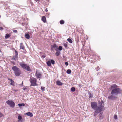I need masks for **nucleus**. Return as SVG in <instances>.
<instances>
[{"mask_svg": "<svg viewBox=\"0 0 122 122\" xmlns=\"http://www.w3.org/2000/svg\"><path fill=\"white\" fill-rule=\"evenodd\" d=\"M71 90L72 92H74L75 91V88L74 87H72L71 89Z\"/></svg>", "mask_w": 122, "mask_h": 122, "instance_id": "nucleus-29", "label": "nucleus"}, {"mask_svg": "<svg viewBox=\"0 0 122 122\" xmlns=\"http://www.w3.org/2000/svg\"><path fill=\"white\" fill-rule=\"evenodd\" d=\"M12 90L14 92H16L18 91V90L17 89L15 90L14 89H12Z\"/></svg>", "mask_w": 122, "mask_h": 122, "instance_id": "nucleus-35", "label": "nucleus"}, {"mask_svg": "<svg viewBox=\"0 0 122 122\" xmlns=\"http://www.w3.org/2000/svg\"><path fill=\"white\" fill-rule=\"evenodd\" d=\"M47 65L48 66H51V61H48L47 62Z\"/></svg>", "mask_w": 122, "mask_h": 122, "instance_id": "nucleus-21", "label": "nucleus"}, {"mask_svg": "<svg viewBox=\"0 0 122 122\" xmlns=\"http://www.w3.org/2000/svg\"><path fill=\"white\" fill-rule=\"evenodd\" d=\"M64 46L66 48L67 47V45L66 43L64 44Z\"/></svg>", "mask_w": 122, "mask_h": 122, "instance_id": "nucleus-32", "label": "nucleus"}, {"mask_svg": "<svg viewBox=\"0 0 122 122\" xmlns=\"http://www.w3.org/2000/svg\"><path fill=\"white\" fill-rule=\"evenodd\" d=\"M41 89L43 91H44L45 90V88L44 87H41Z\"/></svg>", "mask_w": 122, "mask_h": 122, "instance_id": "nucleus-33", "label": "nucleus"}, {"mask_svg": "<svg viewBox=\"0 0 122 122\" xmlns=\"http://www.w3.org/2000/svg\"><path fill=\"white\" fill-rule=\"evenodd\" d=\"M65 64L66 66H68V63L67 62H66L65 63Z\"/></svg>", "mask_w": 122, "mask_h": 122, "instance_id": "nucleus-37", "label": "nucleus"}, {"mask_svg": "<svg viewBox=\"0 0 122 122\" xmlns=\"http://www.w3.org/2000/svg\"><path fill=\"white\" fill-rule=\"evenodd\" d=\"M12 69L14 71V73L16 76H18L21 74V70L16 66H14Z\"/></svg>", "mask_w": 122, "mask_h": 122, "instance_id": "nucleus-3", "label": "nucleus"}, {"mask_svg": "<svg viewBox=\"0 0 122 122\" xmlns=\"http://www.w3.org/2000/svg\"><path fill=\"white\" fill-rule=\"evenodd\" d=\"M64 23V21L63 20H61L60 21V23L61 24H62Z\"/></svg>", "mask_w": 122, "mask_h": 122, "instance_id": "nucleus-28", "label": "nucleus"}, {"mask_svg": "<svg viewBox=\"0 0 122 122\" xmlns=\"http://www.w3.org/2000/svg\"><path fill=\"white\" fill-rule=\"evenodd\" d=\"M62 46H60L58 48V50H59L60 51H61L62 50Z\"/></svg>", "mask_w": 122, "mask_h": 122, "instance_id": "nucleus-25", "label": "nucleus"}, {"mask_svg": "<svg viewBox=\"0 0 122 122\" xmlns=\"http://www.w3.org/2000/svg\"><path fill=\"white\" fill-rule=\"evenodd\" d=\"M91 105L92 108L95 111L93 113L94 116L96 117V116L99 113L97 104L96 102H93L91 103Z\"/></svg>", "mask_w": 122, "mask_h": 122, "instance_id": "nucleus-2", "label": "nucleus"}, {"mask_svg": "<svg viewBox=\"0 0 122 122\" xmlns=\"http://www.w3.org/2000/svg\"><path fill=\"white\" fill-rule=\"evenodd\" d=\"M104 103L103 101L102 100L99 103V105L98 106L99 113L101 112V111L103 110Z\"/></svg>", "mask_w": 122, "mask_h": 122, "instance_id": "nucleus-5", "label": "nucleus"}, {"mask_svg": "<svg viewBox=\"0 0 122 122\" xmlns=\"http://www.w3.org/2000/svg\"><path fill=\"white\" fill-rule=\"evenodd\" d=\"M22 117L20 115H19L18 117V119H19L18 122H20V120L22 119Z\"/></svg>", "mask_w": 122, "mask_h": 122, "instance_id": "nucleus-20", "label": "nucleus"}, {"mask_svg": "<svg viewBox=\"0 0 122 122\" xmlns=\"http://www.w3.org/2000/svg\"><path fill=\"white\" fill-rule=\"evenodd\" d=\"M121 92V89L119 88H113L111 92L110 95L108 96V98L112 100L117 99V95L118 94H120Z\"/></svg>", "mask_w": 122, "mask_h": 122, "instance_id": "nucleus-1", "label": "nucleus"}, {"mask_svg": "<svg viewBox=\"0 0 122 122\" xmlns=\"http://www.w3.org/2000/svg\"><path fill=\"white\" fill-rule=\"evenodd\" d=\"M13 31L14 33H17V31L16 30H13Z\"/></svg>", "mask_w": 122, "mask_h": 122, "instance_id": "nucleus-34", "label": "nucleus"}, {"mask_svg": "<svg viewBox=\"0 0 122 122\" xmlns=\"http://www.w3.org/2000/svg\"><path fill=\"white\" fill-rule=\"evenodd\" d=\"M71 71L69 69H68L66 71V73L68 74H70L71 73Z\"/></svg>", "mask_w": 122, "mask_h": 122, "instance_id": "nucleus-26", "label": "nucleus"}, {"mask_svg": "<svg viewBox=\"0 0 122 122\" xmlns=\"http://www.w3.org/2000/svg\"><path fill=\"white\" fill-rule=\"evenodd\" d=\"M10 35L9 34L7 33L6 34L5 36V38L6 39H7L10 36Z\"/></svg>", "mask_w": 122, "mask_h": 122, "instance_id": "nucleus-18", "label": "nucleus"}, {"mask_svg": "<svg viewBox=\"0 0 122 122\" xmlns=\"http://www.w3.org/2000/svg\"><path fill=\"white\" fill-rule=\"evenodd\" d=\"M99 118L100 119H102L103 118L102 113H99Z\"/></svg>", "mask_w": 122, "mask_h": 122, "instance_id": "nucleus-15", "label": "nucleus"}, {"mask_svg": "<svg viewBox=\"0 0 122 122\" xmlns=\"http://www.w3.org/2000/svg\"><path fill=\"white\" fill-rule=\"evenodd\" d=\"M23 81L22 82V84L20 85H21L22 86H24L23 85Z\"/></svg>", "mask_w": 122, "mask_h": 122, "instance_id": "nucleus-39", "label": "nucleus"}, {"mask_svg": "<svg viewBox=\"0 0 122 122\" xmlns=\"http://www.w3.org/2000/svg\"><path fill=\"white\" fill-rule=\"evenodd\" d=\"M27 89V88L26 87L23 88V89L24 90H25Z\"/></svg>", "mask_w": 122, "mask_h": 122, "instance_id": "nucleus-40", "label": "nucleus"}, {"mask_svg": "<svg viewBox=\"0 0 122 122\" xmlns=\"http://www.w3.org/2000/svg\"><path fill=\"white\" fill-rule=\"evenodd\" d=\"M35 75L36 77L39 78H41L42 76L41 75V73L39 72H37V71L36 72Z\"/></svg>", "mask_w": 122, "mask_h": 122, "instance_id": "nucleus-9", "label": "nucleus"}, {"mask_svg": "<svg viewBox=\"0 0 122 122\" xmlns=\"http://www.w3.org/2000/svg\"><path fill=\"white\" fill-rule=\"evenodd\" d=\"M23 43H20V49H22L23 50H24V47L23 45Z\"/></svg>", "mask_w": 122, "mask_h": 122, "instance_id": "nucleus-16", "label": "nucleus"}, {"mask_svg": "<svg viewBox=\"0 0 122 122\" xmlns=\"http://www.w3.org/2000/svg\"><path fill=\"white\" fill-rule=\"evenodd\" d=\"M15 55L16 56V57H17V56H18V53L17 51L15 50Z\"/></svg>", "mask_w": 122, "mask_h": 122, "instance_id": "nucleus-31", "label": "nucleus"}, {"mask_svg": "<svg viewBox=\"0 0 122 122\" xmlns=\"http://www.w3.org/2000/svg\"><path fill=\"white\" fill-rule=\"evenodd\" d=\"M58 46L56 44H54L53 45H51V50L52 51H54V49H55L56 51L58 50Z\"/></svg>", "mask_w": 122, "mask_h": 122, "instance_id": "nucleus-8", "label": "nucleus"}, {"mask_svg": "<svg viewBox=\"0 0 122 122\" xmlns=\"http://www.w3.org/2000/svg\"><path fill=\"white\" fill-rule=\"evenodd\" d=\"M3 29V28L2 27H0V30L1 31H2Z\"/></svg>", "mask_w": 122, "mask_h": 122, "instance_id": "nucleus-38", "label": "nucleus"}, {"mask_svg": "<svg viewBox=\"0 0 122 122\" xmlns=\"http://www.w3.org/2000/svg\"><path fill=\"white\" fill-rule=\"evenodd\" d=\"M79 86H80V85H79Z\"/></svg>", "mask_w": 122, "mask_h": 122, "instance_id": "nucleus-47", "label": "nucleus"}, {"mask_svg": "<svg viewBox=\"0 0 122 122\" xmlns=\"http://www.w3.org/2000/svg\"><path fill=\"white\" fill-rule=\"evenodd\" d=\"M51 63L52 64H54L55 63V61L54 60H51Z\"/></svg>", "mask_w": 122, "mask_h": 122, "instance_id": "nucleus-30", "label": "nucleus"}, {"mask_svg": "<svg viewBox=\"0 0 122 122\" xmlns=\"http://www.w3.org/2000/svg\"><path fill=\"white\" fill-rule=\"evenodd\" d=\"M114 118L116 119H117V116L116 115H114Z\"/></svg>", "mask_w": 122, "mask_h": 122, "instance_id": "nucleus-36", "label": "nucleus"}, {"mask_svg": "<svg viewBox=\"0 0 122 122\" xmlns=\"http://www.w3.org/2000/svg\"><path fill=\"white\" fill-rule=\"evenodd\" d=\"M111 89L112 90L113 88H117L118 87L117 85H116L115 84H114L111 86Z\"/></svg>", "mask_w": 122, "mask_h": 122, "instance_id": "nucleus-10", "label": "nucleus"}, {"mask_svg": "<svg viewBox=\"0 0 122 122\" xmlns=\"http://www.w3.org/2000/svg\"><path fill=\"white\" fill-rule=\"evenodd\" d=\"M89 98H92L93 97V95L92 94H91L90 93H89Z\"/></svg>", "mask_w": 122, "mask_h": 122, "instance_id": "nucleus-27", "label": "nucleus"}, {"mask_svg": "<svg viewBox=\"0 0 122 122\" xmlns=\"http://www.w3.org/2000/svg\"><path fill=\"white\" fill-rule=\"evenodd\" d=\"M56 83L59 86H61L62 85L63 83L57 80L56 81Z\"/></svg>", "mask_w": 122, "mask_h": 122, "instance_id": "nucleus-12", "label": "nucleus"}, {"mask_svg": "<svg viewBox=\"0 0 122 122\" xmlns=\"http://www.w3.org/2000/svg\"><path fill=\"white\" fill-rule=\"evenodd\" d=\"M26 114L28 116H30V117H32L33 116V114L30 112H28L26 113Z\"/></svg>", "mask_w": 122, "mask_h": 122, "instance_id": "nucleus-14", "label": "nucleus"}, {"mask_svg": "<svg viewBox=\"0 0 122 122\" xmlns=\"http://www.w3.org/2000/svg\"><path fill=\"white\" fill-rule=\"evenodd\" d=\"M67 40L69 43H72V40H71L70 39L68 38L67 39Z\"/></svg>", "mask_w": 122, "mask_h": 122, "instance_id": "nucleus-22", "label": "nucleus"}, {"mask_svg": "<svg viewBox=\"0 0 122 122\" xmlns=\"http://www.w3.org/2000/svg\"><path fill=\"white\" fill-rule=\"evenodd\" d=\"M45 11L46 12H47L48 11V10L47 8H46L45 10Z\"/></svg>", "mask_w": 122, "mask_h": 122, "instance_id": "nucleus-42", "label": "nucleus"}, {"mask_svg": "<svg viewBox=\"0 0 122 122\" xmlns=\"http://www.w3.org/2000/svg\"><path fill=\"white\" fill-rule=\"evenodd\" d=\"M18 57V56H17V57H16V56L15 55V56H14L13 57V59L15 60H17V58Z\"/></svg>", "mask_w": 122, "mask_h": 122, "instance_id": "nucleus-24", "label": "nucleus"}, {"mask_svg": "<svg viewBox=\"0 0 122 122\" xmlns=\"http://www.w3.org/2000/svg\"><path fill=\"white\" fill-rule=\"evenodd\" d=\"M1 51L0 50V52H1Z\"/></svg>", "mask_w": 122, "mask_h": 122, "instance_id": "nucleus-45", "label": "nucleus"}, {"mask_svg": "<svg viewBox=\"0 0 122 122\" xmlns=\"http://www.w3.org/2000/svg\"><path fill=\"white\" fill-rule=\"evenodd\" d=\"M25 37L27 39H29L30 36L29 34H26L25 35Z\"/></svg>", "mask_w": 122, "mask_h": 122, "instance_id": "nucleus-19", "label": "nucleus"}, {"mask_svg": "<svg viewBox=\"0 0 122 122\" xmlns=\"http://www.w3.org/2000/svg\"><path fill=\"white\" fill-rule=\"evenodd\" d=\"M56 50L57 51H56V52L55 54L56 56H58L60 54V52L58 50Z\"/></svg>", "mask_w": 122, "mask_h": 122, "instance_id": "nucleus-13", "label": "nucleus"}, {"mask_svg": "<svg viewBox=\"0 0 122 122\" xmlns=\"http://www.w3.org/2000/svg\"><path fill=\"white\" fill-rule=\"evenodd\" d=\"M2 115V114L1 113H0V117H1Z\"/></svg>", "mask_w": 122, "mask_h": 122, "instance_id": "nucleus-43", "label": "nucleus"}, {"mask_svg": "<svg viewBox=\"0 0 122 122\" xmlns=\"http://www.w3.org/2000/svg\"><path fill=\"white\" fill-rule=\"evenodd\" d=\"M6 103L11 107L13 108L14 107L15 103L12 101L9 100L6 101Z\"/></svg>", "mask_w": 122, "mask_h": 122, "instance_id": "nucleus-7", "label": "nucleus"}, {"mask_svg": "<svg viewBox=\"0 0 122 122\" xmlns=\"http://www.w3.org/2000/svg\"><path fill=\"white\" fill-rule=\"evenodd\" d=\"M20 65L21 66L23 69H25L28 71H30L31 69L29 66L26 64L24 62L20 63Z\"/></svg>", "mask_w": 122, "mask_h": 122, "instance_id": "nucleus-4", "label": "nucleus"}, {"mask_svg": "<svg viewBox=\"0 0 122 122\" xmlns=\"http://www.w3.org/2000/svg\"><path fill=\"white\" fill-rule=\"evenodd\" d=\"M45 57H46L44 55H43L42 56V58H44Z\"/></svg>", "mask_w": 122, "mask_h": 122, "instance_id": "nucleus-41", "label": "nucleus"}, {"mask_svg": "<svg viewBox=\"0 0 122 122\" xmlns=\"http://www.w3.org/2000/svg\"><path fill=\"white\" fill-rule=\"evenodd\" d=\"M42 20L45 23L46 22V18L45 16H43L42 17Z\"/></svg>", "mask_w": 122, "mask_h": 122, "instance_id": "nucleus-17", "label": "nucleus"}, {"mask_svg": "<svg viewBox=\"0 0 122 122\" xmlns=\"http://www.w3.org/2000/svg\"><path fill=\"white\" fill-rule=\"evenodd\" d=\"M8 79L10 81L11 83L10 84L14 86V82L12 80V79L9 78Z\"/></svg>", "mask_w": 122, "mask_h": 122, "instance_id": "nucleus-11", "label": "nucleus"}, {"mask_svg": "<svg viewBox=\"0 0 122 122\" xmlns=\"http://www.w3.org/2000/svg\"><path fill=\"white\" fill-rule=\"evenodd\" d=\"M20 122H22L20 120Z\"/></svg>", "mask_w": 122, "mask_h": 122, "instance_id": "nucleus-46", "label": "nucleus"}, {"mask_svg": "<svg viewBox=\"0 0 122 122\" xmlns=\"http://www.w3.org/2000/svg\"><path fill=\"white\" fill-rule=\"evenodd\" d=\"M29 81L31 83V86H35L37 85V80L36 78H31L30 79Z\"/></svg>", "mask_w": 122, "mask_h": 122, "instance_id": "nucleus-6", "label": "nucleus"}, {"mask_svg": "<svg viewBox=\"0 0 122 122\" xmlns=\"http://www.w3.org/2000/svg\"><path fill=\"white\" fill-rule=\"evenodd\" d=\"M18 105L19 107H20L22 106H24L25 105V104L24 103H21V104H18Z\"/></svg>", "mask_w": 122, "mask_h": 122, "instance_id": "nucleus-23", "label": "nucleus"}, {"mask_svg": "<svg viewBox=\"0 0 122 122\" xmlns=\"http://www.w3.org/2000/svg\"><path fill=\"white\" fill-rule=\"evenodd\" d=\"M34 1L36 2H37L39 0H34Z\"/></svg>", "mask_w": 122, "mask_h": 122, "instance_id": "nucleus-44", "label": "nucleus"}]
</instances>
